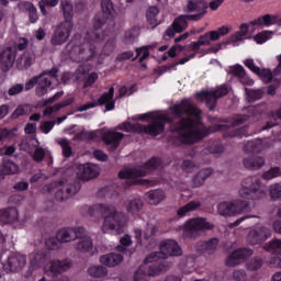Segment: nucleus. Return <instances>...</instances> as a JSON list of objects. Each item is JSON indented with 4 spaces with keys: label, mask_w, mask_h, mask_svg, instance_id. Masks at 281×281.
<instances>
[{
    "label": "nucleus",
    "mask_w": 281,
    "mask_h": 281,
    "mask_svg": "<svg viewBox=\"0 0 281 281\" xmlns=\"http://www.w3.org/2000/svg\"><path fill=\"white\" fill-rule=\"evenodd\" d=\"M170 111L173 117L179 120L178 122L175 123V119L168 116V114H159L149 125L124 122L119 128L125 133H137L138 135L144 133L145 135L157 137V135H161L166 131V124H172L171 133H175L178 142L184 146L199 144L212 133L229 131V125L223 123L213 125L212 128L204 126L201 109L190 99H182L181 102L175 103Z\"/></svg>",
    "instance_id": "f257e3e1"
},
{
    "label": "nucleus",
    "mask_w": 281,
    "mask_h": 281,
    "mask_svg": "<svg viewBox=\"0 0 281 281\" xmlns=\"http://www.w3.org/2000/svg\"><path fill=\"white\" fill-rule=\"evenodd\" d=\"M102 13H98L93 19V31H89L82 42L80 34L75 35L67 44L70 54L77 56L79 63H87L91 58H95L97 43H102L106 37V33H101L108 21H113L117 16V11L111 0H101Z\"/></svg>",
    "instance_id": "f03ea898"
},
{
    "label": "nucleus",
    "mask_w": 281,
    "mask_h": 281,
    "mask_svg": "<svg viewBox=\"0 0 281 281\" xmlns=\"http://www.w3.org/2000/svg\"><path fill=\"white\" fill-rule=\"evenodd\" d=\"M168 256H183V250L179 243L173 239H165L160 243V251L149 254L134 273V281H148V278L159 276L164 271L161 258Z\"/></svg>",
    "instance_id": "7ed1b4c3"
},
{
    "label": "nucleus",
    "mask_w": 281,
    "mask_h": 281,
    "mask_svg": "<svg viewBox=\"0 0 281 281\" xmlns=\"http://www.w3.org/2000/svg\"><path fill=\"white\" fill-rule=\"evenodd\" d=\"M88 213L97 218L104 217L101 226L103 234H120L126 225V215L113 205L95 204L89 207Z\"/></svg>",
    "instance_id": "20e7f679"
},
{
    "label": "nucleus",
    "mask_w": 281,
    "mask_h": 281,
    "mask_svg": "<svg viewBox=\"0 0 281 281\" xmlns=\"http://www.w3.org/2000/svg\"><path fill=\"white\" fill-rule=\"evenodd\" d=\"M239 195L248 201H259L260 199H265L267 193L265 192V187L258 179L248 177L243 182V187L239 190Z\"/></svg>",
    "instance_id": "39448f33"
},
{
    "label": "nucleus",
    "mask_w": 281,
    "mask_h": 281,
    "mask_svg": "<svg viewBox=\"0 0 281 281\" xmlns=\"http://www.w3.org/2000/svg\"><path fill=\"white\" fill-rule=\"evenodd\" d=\"M184 12L188 14H182L180 18L184 20L187 24L188 21H202L207 14V2L203 0H187ZM192 12L195 14H192Z\"/></svg>",
    "instance_id": "423d86ee"
},
{
    "label": "nucleus",
    "mask_w": 281,
    "mask_h": 281,
    "mask_svg": "<svg viewBox=\"0 0 281 281\" xmlns=\"http://www.w3.org/2000/svg\"><path fill=\"white\" fill-rule=\"evenodd\" d=\"M217 212L221 216H235V214H247L251 212V206L247 201L235 200L233 202L220 203Z\"/></svg>",
    "instance_id": "0eeeda50"
},
{
    "label": "nucleus",
    "mask_w": 281,
    "mask_h": 281,
    "mask_svg": "<svg viewBox=\"0 0 281 281\" xmlns=\"http://www.w3.org/2000/svg\"><path fill=\"white\" fill-rule=\"evenodd\" d=\"M157 168H159V159H157V157H153L139 169L134 168L120 171L119 179H137L138 177H146V175L157 170Z\"/></svg>",
    "instance_id": "6e6552de"
},
{
    "label": "nucleus",
    "mask_w": 281,
    "mask_h": 281,
    "mask_svg": "<svg viewBox=\"0 0 281 281\" xmlns=\"http://www.w3.org/2000/svg\"><path fill=\"white\" fill-rule=\"evenodd\" d=\"M212 225L205 217H193L184 223L183 236L184 238H194L198 232H205L207 229H213Z\"/></svg>",
    "instance_id": "1a4fd4ad"
},
{
    "label": "nucleus",
    "mask_w": 281,
    "mask_h": 281,
    "mask_svg": "<svg viewBox=\"0 0 281 281\" xmlns=\"http://www.w3.org/2000/svg\"><path fill=\"white\" fill-rule=\"evenodd\" d=\"M229 93V89H227V86H222L216 90L213 91H201L195 93L196 100H201L206 102L207 109L210 111H214L216 109V101L220 98H225Z\"/></svg>",
    "instance_id": "9d476101"
},
{
    "label": "nucleus",
    "mask_w": 281,
    "mask_h": 281,
    "mask_svg": "<svg viewBox=\"0 0 281 281\" xmlns=\"http://www.w3.org/2000/svg\"><path fill=\"white\" fill-rule=\"evenodd\" d=\"M16 63V48L14 46L0 45V69L8 74Z\"/></svg>",
    "instance_id": "9b49d317"
},
{
    "label": "nucleus",
    "mask_w": 281,
    "mask_h": 281,
    "mask_svg": "<svg viewBox=\"0 0 281 281\" xmlns=\"http://www.w3.org/2000/svg\"><path fill=\"white\" fill-rule=\"evenodd\" d=\"M34 87H36V95H38V98H43V95L47 93V89L52 87V80L49 79V77H44L43 75L33 77L25 83V90L30 91V89H34Z\"/></svg>",
    "instance_id": "f8f14e48"
},
{
    "label": "nucleus",
    "mask_w": 281,
    "mask_h": 281,
    "mask_svg": "<svg viewBox=\"0 0 281 281\" xmlns=\"http://www.w3.org/2000/svg\"><path fill=\"white\" fill-rule=\"evenodd\" d=\"M71 30H74V23L61 22L53 34L50 40L52 45H64V43H67L69 36H71Z\"/></svg>",
    "instance_id": "ddd939ff"
},
{
    "label": "nucleus",
    "mask_w": 281,
    "mask_h": 281,
    "mask_svg": "<svg viewBox=\"0 0 281 281\" xmlns=\"http://www.w3.org/2000/svg\"><path fill=\"white\" fill-rule=\"evenodd\" d=\"M26 258L21 254H11L5 263H2L3 271L5 273H16L19 269H23L25 267Z\"/></svg>",
    "instance_id": "4468645a"
},
{
    "label": "nucleus",
    "mask_w": 281,
    "mask_h": 281,
    "mask_svg": "<svg viewBox=\"0 0 281 281\" xmlns=\"http://www.w3.org/2000/svg\"><path fill=\"white\" fill-rule=\"evenodd\" d=\"M250 256H254L252 249L238 248L226 258V267H236L237 265L245 262Z\"/></svg>",
    "instance_id": "2eb2a0df"
},
{
    "label": "nucleus",
    "mask_w": 281,
    "mask_h": 281,
    "mask_svg": "<svg viewBox=\"0 0 281 281\" xmlns=\"http://www.w3.org/2000/svg\"><path fill=\"white\" fill-rule=\"evenodd\" d=\"M271 237V229L261 226L251 229L247 235V243L249 245H262L268 238Z\"/></svg>",
    "instance_id": "dca6fc26"
},
{
    "label": "nucleus",
    "mask_w": 281,
    "mask_h": 281,
    "mask_svg": "<svg viewBox=\"0 0 281 281\" xmlns=\"http://www.w3.org/2000/svg\"><path fill=\"white\" fill-rule=\"evenodd\" d=\"M80 236H85V227H74V228H61L57 232V238L63 243H71V240H76V238H80Z\"/></svg>",
    "instance_id": "f3484780"
},
{
    "label": "nucleus",
    "mask_w": 281,
    "mask_h": 281,
    "mask_svg": "<svg viewBox=\"0 0 281 281\" xmlns=\"http://www.w3.org/2000/svg\"><path fill=\"white\" fill-rule=\"evenodd\" d=\"M124 139V133L122 132H104L102 135V142L105 146H109L110 153H115L116 148L120 147L122 140Z\"/></svg>",
    "instance_id": "a211bd4d"
},
{
    "label": "nucleus",
    "mask_w": 281,
    "mask_h": 281,
    "mask_svg": "<svg viewBox=\"0 0 281 281\" xmlns=\"http://www.w3.org/2000/svg\"><path fill=\"white\" fill-rule=\"evenodd\" d=\"M265 249L274 255L270 258V263L273 265V267H281V239H272L265 245Z\"/></svg>",
    "instance_id": "6ab92c4d"
},
{
    "label": "nucleus",
    "mask_w": 281,
    "mask_h": 281,
    "mask_svg": "<svg viewBox=\"0 0 281 281\" xmlns=\"http://www.w3.org/2000/svg\"><path fill=\"white\" fill-rule=\"evenodd\" d=\"M221 240H218V238L216 237L204 241H198L195 245V249L198 254H201L202 256H212L216 252V249H218Z\"/></svg>",
    "instance_id": "aec40b11"
},
{
    "label": "nucleus",
    "mask_w": 281,
    "mask_h": 281,
    "mask_svg": "<svg viewBox=\"0 0 281 281\" xmlns=\"http://www.w3.org/2000/svg\"><path fill=\"white\" fill-rule=\"evenodd\" d=\"M98 175H100V169L97 165L91 162L79 165V172L77 173V178L81 181H90V179H95Z\"/></svg>",
    "instance_id": "412c9836"
},
{
    "label": "nucleus",
    "mask_w": 281,
    "mask_h": 281,
    "mask_svg": "<svg viewBox=\"0 0 281 281\" xmlns=\"http://www.w3.org/2000/svg\"><path fill=\"white\" fill-rule=\"evenodd\" d=\"M188 27V24L184 22L183 18L179 15L173 20L171 25L166 30L164 34L165 41H170V38H173L177 34H181Z\"/></svg>",
    "instance_id": "4be33fe9"
},
{
    "label": "nucleus",
    "mask_w": 281,
    "mask_h": 281,
    "mask_svg": "<svg viewBox=\"0 0 281 281\" xmlns=\"http://www.w3.org/2000/svg\"><path fill=\"white\" fill-rule=\"evenodd\" d=\"M81 188H82V184H80L79 181H74L67 187H63L60 190H58L55 196L56 199H59V201H67V199H71V196H74L75 194H78Z\"/></svg>",
    "instance_id": "5701e85b"
},
{
    "label": "nucleus",
    "mask_w": 281,
    "mask_h": 281,
    "mask_svg": "<svg viewBox=\"0 0 281 281\" xmlns=\"http://www.w3.org/2000/svg\"><path fill=\"white\" fill-rule=\"evenodd\" d=\"M47 262V255L43 251H38L31 257L29 270L25 272L24 278H31L35 269L45 267Z\"/></svg>",
    "instance_id": "b1692460"
},
{
    "label": "nucleus",
    "mask_w": 281,
    "mask_h": 281,
    "mask_svg": "<svg viewBox=\"0 0 281 281\" xmlns=\"http://www.w3.org/2000/svg\"><path fill=\"white\" fill-rule=\"evenodd\" d=\"M89 70L85 68V66L80 65L76 70V78L79 82L81 80H85L83 88L87 89L94 85V82L98 80V72H91L88 77Z\"/></svg>",
    "instance_id": "393cba45"
},
{
    "label": "nucleus",
    "mask_w": 281,
    "mask_h": 281,
    "mask_svg": "<svg viewBox=\"0 0 281 281\" xmlns=\"http://www.w3.org/2000/svg\"><path fill=\"white\" fill-rule=\"evenodd\" d=\"M68 269H71V261H69V259L53 260L49 267L52 276L65 273V271H67Z\"/></svg>",
    "instance_id": "a878e982"
},
{
    "label": "nucleus",
    "mask_w": 281,
    "mask_h": 281,
    "mask_svg": "<svg viewBox=\"0 0 281 281\" xmlns=\"http://www.w3.org/2000/svg\"><path fill=\"white\" fill-rule=\"evenodd\" d=\"M122 260H124V256L115 252H110L100 257V262L101 265H104V267H117Z\"/></svg>",
    "instance_id": "bb28decb"
},
{
    "label": "nucleus",
    "mask_w": 281,
    "mask_h": 281,
    "mask_svg": "<svg viewBox=\"0 0 281 281\" xmlns=\"http://www.w3.org/2000/svg\"><path fill=\"white\" fill-rule=\"evenodd\" d=\"M77 251H81V254H90V256H93V239H91L89 236H80L77 244Z\"/></svg>",
    "instance_id": "cd10ccee"
},
{
    "label": "nucleus",
    "mask_w": 281,
    "mask_h": 281,
    "mask_svg": "<svg viewBox=\"0 0 281 281\" xmlns=\"http://www.w3.org/2000/svg\"><path fill=\"white\" fill-rule=\"evenodd\" d=\"M244 166L247 170H260L265 166V158L260 156H250L244 158Z\"/></svg>",
    "instance_id": "c85d7f7f"
},
{
    "label": "nucleus",
    "mask_w": 281,
    "mask_h": 281,
    "mask_svg": "<svg viewBox=\"0 0 281 281\" xmlns=\"http://www.w3.org/2000/svg\"><path fill=\"white\" fill-rule=\"evenodd\" d=\"M19 173V165L12 160H3L0 165V177H8V175Z\"/></svg>",
    "instance_id": "c756f323"
},
{
    "label": "nucleus",
    "mask_w": 281,
    "mask_h": 281,
    "mask_svg": "<svg viewBox=\"0 0 281 281\" xmlns=\"http://www.w3.org/2000/svg\"><path fill=\"white\" fill-rule=\"evenodd\" d=\"M34 65V55L31 53H23L16 60V68L20 71H24V69H30Z\"/></svg>",
    "instance_id": "7c9ffc66"
},
{
    "label": "nucleus",
    "mask_w": 281,
    "mask_h": 281,
    "mask_svg": "<svg viewBox=\"0 0 281 281\" xmlns=\"http://www.w3.org/2000/svg\"><path fill=\"white\" fill-rule=\"evenodd\" d=\"M159 232V227L157 225H149L146 227L143 234V239L146 240L149 247L153 245H157V233Z\"/></svg>",
    "instance_id": "2f4dec72"
},
{
    "label": "nucleus",
    "mask_w": 281,
    "mask_h": 281,
    "mask_svg": "<svg viewBox=\"0 0 281 281\" xmlns=\"http://www.w3.org/2000/svg\"><path fill=\"white\" fill-rule=\"evenodd\" d=\"M199 207H201V201L192 200L177 211V216L183 218V216H188L190 212H196Z\"/></svg>",
    "instance_id": "473e14b6"
},
{
    "label": "nucleus",
    "mask_w": 281,
    "mask_h": 281,
    "mask_svg": "<svg viewBox=\"0 0 281 281\" xmlns=\"http://www.w3.org/2000/svg\"><path fill=\"white\" fill-rule=\"evenodd\" d=\"M277 23H278V16L271 15V14H265L251 21L250 25H266V27H271V25H276Z\"/></svg>",
    "instance_id": "72a5a7b5"
},
{
    "label": "nucleus",
    "mask_w": 281,
    "mask_h": 281,
    "mask_svg": "<svg viewBox=\"0 0 281 281\" xmlns=\"http://www.w3.org/2000/svg\"><path fill=\"white\" fill-rule=\"evenodd\" d=\"M147 199L150 205H159L166 199V192L161 189L151 190L147 193Z\"/></svg>",
    "instance_id": "f704fd0d"
},
{
    "label": "nucleus",
    "mask_w": 281,
    "mask_h": 281,
    "mask_svg": "<svg viewBox=\"0 0 281 281\" xmlns=\"http://www.w3.org/2000/svg\"><path fill=\"white\" fill-rule=\"evenodd\" d=\"M212 176V168H206L200 170L192 179V184L194 188H201L205 183V179Z\"/></svg>",
    "instance_id": "c9c22d12"
},
{
    "label": "nucleus",
    "mask_w": 281,
    "mask_h": 281,
    "mask_svg": "<svg viewBox=\"0 0 281 281\" xmlns=\"http://www.w3.org/2000/svg\"><path fill=\"white\" fill-rule=\"evenodd\" d=\"M60 5L65 18L64 22L71 23L74 19V4H71V0H60Z\"/></svg>",
    "instance_id": "e433bc0d"
},
{
    "label": "nucleus",
    "mask_w": 281,
    "mask_h": 281,
    "mask_svg": "<svg viewBox=\"0 0 281 281\" xmlns=\"http://www.w3.org/2000/svg\"><path fill=\"white\" fill-rule=\"evenodd\" d=\"M263 149L265 143L260 138H257L256 140H249L245 145L246 153H262Z\"/></svg>",
    "instance_id": "4c0bfd02"
},
{
    "label": "nucleus",
    "mask_w": 281,
    "mask_h": 281,
    "mask_svg": "<svg viewBox=\"0 0 281 281\" xmlns=\"http://www.w3.org/2000/svg\"><path fill=\"white\" fill-rule=\"evenodd\" d=\"M142 207H144V201L139 198L130 200L126 205L128 214H137V212L142 211Z\"/></svg>",
    "instance_id": "58836bf2"
},
{
    "label": "nucleus",
    "mask_w": 281,
    "mask_h": 281,
    "mask_svg": "<svg viewBox=\"0 0 281 281\" xmlns=\"http://www.w3.org/2000/svg\"><path fill=\"white\" fill-rule=\"evenodd\" d=\"M159 15V9L157 7H149L147 9V23L151 25V27H157L159 25V21L157 20V16Z\"/></svg>",
    "instance_id": "ea45409f"
},
{
    "label": "nucleus",
    "mask_w": 281,
    "mask_h": 281,
    "mask_svg": "<svg viewBox=\"0 0 281 281\" xmlns=\"http://www.w3.org/2000/svg\"><path fill=\"white\" fill-rule=\"evenodd\" d=\"M88 273L91 278H105L109 270L104 266H90L88 268Z\"/></svg>",
    "instance_id": "a19ab883"
},
{
    "label": "nucleus",
    "mask_w": 281,
    "mask_h": 281,
    "mask_svg": "<svg viewBox=\"0 0 281 281\" xmlns=\"http://www.w3.org/2000/svg\"><path fill=\"white\" fill-rule=\"evenodd\" d=\"M199 43L202 44V46L212 45V42L218 41V35L215 32H206L203 35H200Z\"/></svg>",
    "instance_id": "79ce46f5"
},
{
    "label": "nucleus",
    "mask_w": 281,
    "mask_h": 281,
    "mask_svg": "<svg viewBox=\"0 0 281 281\" xmlns=\"http://www.w3.org/2000/svg\"><path fill=\"white\" fill-rule=\"evenodd\" d=\"M57 144L60 146L65 159H69V157H71V155H74V149L71 148V143L68 139L61 138L57 142Z\"/></svg>",
    "instance_id": "37998d69"
},
{
    "label": "nucleus",
    "mask_w": 281,
    "mask_h": 281,
    "mask_svg": "<svg viewBox=\"0 0 281 281\" xmlns=\"http://www.w3.org/2000/svg\"><path fill=\"white\" fill-rule=\"evenodd\" d=\"M24 9L29 12L30 23H36V21H38V11L36 10V7H34V3L25 2Z\"/></svg>",
    "instance_id": "c03bdc74"
},
{
    "label": "nucleus",
    "mask_w": 281,
    "mask_h": 281,
    "mask_svg": "<svg viewBox=\"0 0 281 281\" xmlns=\"http://www.w3.org/2000/svg\"><path fill=\"white\" fill-rule=\"evenodd\" d=\"M115 95V88L114 87H110L108 92H104L97 101V104H99V106H104L108 102H111V100H113Z\"/></svg>",
    "instance_id": "a18cd8bd"
},
{
    "label": "nucleus",
    "mask_w": 281,
    "mask_h": 281,
    "mask_svg": "<svg viewBox=\"0 0 281 281\" xmlns=\"http://www.w3.org/2000/svg\"><path fill=\"white\" fill-rule=\"evenodd\" d=\"M262 265H265V261L260 257H255L247 261L246 267L248 271H258V269L262 268Z\"/></svg>",
    "instance_id": "49530a36"
},
{
    "label": "nucleus",
    "mask_w": 281,
    "mask_h": 281,
    "mask_svg": "<svg viewBox=\"0 0 281 281\" xmlns=\"http://www.w3.org/2000/svg\"><path fill=\"white\" fill-rule=\"evenodd\" d=\"M245 91H246L248 102H256V100H262V95H265L262 90H254V89L246 88Z\"/></svg>",
    "instance_id": "de8ad7c7"
},
{
    "label": "nucleus",
    "mask_w": 281,
    "mask_h": 281,
    "mask_svg": "<svg viewBox=\"0 0 281 281\" xmlns=\"http://www.w3.org/2000/svg\"><path fill=\"white\" fill-rule=\"evenodd\" d=\"M278 177H281V167H272L262 175V179H265L266 181H271V179H278Z\"/></svg>",
    "instance_id": "09e8293b"
},
{
    "label": "nucleus",
    "mask_w": 281,
    "mask_h": 281,
    "mask_svg": "<svg viewBox=\"0 0 281 281\" xmlns=\"http://www.w3.org/2000/svg\"><path fill=\"white\" fill-rule=\"evenodd\" d=\"M273 36V32L271 31H263L258 33L254 40L258 45H262L263 43H267V41L271 40Z\"/></svg>",
    "instance_id": "8fccbe9b"
},
{
    "label": "nucleus",
    "mask_w": 281,
    "mask_h": 281,
    "mask_svg": "<svg viewBox=\"0 0 281 281\" xmlns=\"http://www.w3.org/2000/svg\"><path fill=\"white\" fill-rule=\"evenodd\" d=\"M228 137H249V126H243L237 130L229 131Z\"/></svg>",
    "instance_id": "3c124183"
},
{
    "label": "nucleus",
    "mask_w": 281,
    "mask_h": 281,
    "mask_svg": "<svg viewBox=\"0 0 281 281\" xmlns=\"http://www.w3.org/2000/svg\"><path fill=\"white\" fill-rule=\"evenodd\" d=\"M225 150V147L223 146V143L220 139H215L211 143V146H209V151L212 155H221Z\"/></svg>",
    "instance_id": "603ef678"
},
{
    "label": "nucleus",
    "mask_w": 281,
    "mask_h": 281,
    "mask_svg": "<svg viewBox=\"0 0 281 281\" xmlns=\"http://www.w3.org/2000/svg\"><path fill=\"white\" fill-rule=\"evenodd\" d=\"M60 245H63V244H61L60 239L58 238V235H56V237H49L45 241L46 248H48L50 251L58 249V247H60Z\"/></svg>",
    "instance_id": "864d4df0"
},
{
    "label": "nucleus",
    "mask_w": 281,
    "mask_h": 281,
    "mask_svg": "<svg viewBox=\"0 0 281 281\" xmlns=\"http://www.w3.org/2000/svg\"><path fill=\"white\" fill-rule=\"evenodd\" d=\"M244 36H245L244 33H240L239 31H237L231 36V40L218 44V49H223V45L227 46V45H231L232 43H238V41H243Z\"/></svg>",
    "instance_id": "5fc2aeb1"
},
{
    "label": "nucleus",
    "mask_w": 281,
    "mask_h": 281,
    "mask_svg": "<svg viewBox=\"0 0 281 281\" xmlns=\"http://www.w3.org/2000/svg\"><path fill=\"white\" fill-rule=\"evenodd\" d=\"M74 139L77 142H83V139H95V133L81 131L75 134Z\"/></svg>",
    "instance_id": "6e6d98bb"
},
{
    "label": "nucleus",
    "mask_w": 281,
    "mask_h": 281,
    "mask_svg": "<svg viewBox=\"0 0 281 281\" xmlns=\"http://www.w3.org/2000/svg\"><path fill=\"white\" fill-rule=\"evenodd\" d=\"M270 196L272 201H280L281 199V186L280 183H274L270 186Z\"/></svg>",
    "instance_id": "4d7b16f0"
},
{
    "label": "nucleus",
    "mask_w": 281,
    "mask_h": 281,
    "mask_svg": "<svg viewBox=\"0 0 281 281\" xmlns=\"http://www.w3.org/2000/svg\"><path fill=\"white\" fill-rule=\"evenodd\" d=\"M245 67H247V69L251 70L252 74H256V76L261 74V69L260 67L256 66V63L254 61L252 58H248L244 61Z\"/></svg>",
    "instance_id": "13d9d810"
},
{
    "label": "nucleus",
    "mask_w": 281,
    "mask_h": 281,
    "mask_svg": "<svg viewBox=\"0 0 281 281\" xmlns=\"http://www.w3.org/2000/svg\"><path fill=\"white\" fill-rule=\"evenodd\" d=\"M30 45V40L27 37H19L18 42L15 43L16 52H24V49H27V46Z\"/></svg>",
    "instance_id": "bf43d9fd"
},
{
    "label": "nucleus",
    "mask_w": 281,
    "mask_h": 281,
    "mask_svg": "<svg viewBox=\"0 0 281 281\" xmlns=\"http://www.w3.org/2000/svg\"><path fill=\"white\" fill-rule=\"evenodd\" d=\"M22 115H27V106L26 105H19L14 112L11 114L12 120H19Z\"/></svg>",
    "instance_id": "052dcab7"
},
{
    "label": "nucleus",
    "mask_w": 281,
    "mask_h": 281,
    "mask_svg": "<svg viewBox=\"0 0 281 281\" xmlns=\"http://www.w3.org/2000/svg\"><path fill=\"white\" fill-rule=\"evenodd\" d=\"M231 74L236 78H245V75L247 72L245 71V68L241 65H236L231 67Z\"/></svg>",
    "instance_id": "680f3d73"
},
{
    "label": "nucleus",
    "mask_w": 281,
    "mask_h": 281,
    "mask_svg": "<svg viewBox=\"0 0 281 281\" xmlns=\"http://www.w3.org/2000/svg\"><path fill=\"white\" fill-rule=\"evenodd\" d=\"M115 52V40H109L103 46V54L105 56H111Z\"/></svg>",
    "instance_id": "e2e57ef3"
},
{
    "label": "nucleus",
    "mask_w": 281,
    "mask_h": 281,
    "mask_svg": "<svg viewBox=\"0 0 281 281\" xmlns=\"http://www.w3.org/2000/svg\"><path fill=\"white\" fill-rule=\"evenodd\" d=\"M54 126H56V121H46L40 125V130L47 135Z\"/></svg>",
    "instance_id": "0e129e2a"
},
{
    "label": "nucleus",
    "mask_w": 281,
    "mask_h": 281,
    "mask_svg": "<svg viewBox=\"0 0 281 281\" xmlns=\"http://www.w3.org/2000/svg\"><path fill=\"white\" fill-rule=\"evenodd\" d=\"M257 76H259V78H261V80L267 83L273 80V72H271V70L261 69V72Z\"/></svg>",
    "instance_id": "69168bd1"
},
{
    "label": "nucleus",
    "mask_w": 281,
    "mask_h": 281,
    "mask_svg": "<svg viewBox=\"0 0 281 281\" xmlns=\"http://www.w3.org/2000/svg\"><path fill=\"white\" fill-rule=\"evenodd\" d=\"M33 159L37 164H41V161H43V159H45V149H43V147L36 148L33 154Z\"/></svg>",
    "instance_id": "338daca9"
},
{
    "label": "nucleus",
    "mask_w": 281,
    "mask_h": 281,
    "mask_svg": "<svg viewBox=\"0 0 281 281\" xmlns=\"http://www.w3.org/2000/svg\"><path fill=\"white\" fill-rule=\"evenodd\" d=\"M233 278L236 281H247V272L245 270H235Z\"/></svg>",
    "instance_id": "774afa93"
}]
</instances>
